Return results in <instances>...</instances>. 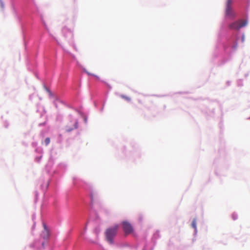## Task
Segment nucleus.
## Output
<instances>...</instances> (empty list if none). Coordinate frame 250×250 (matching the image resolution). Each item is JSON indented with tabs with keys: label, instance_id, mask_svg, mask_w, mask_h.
Segmentation results:
<instances>
[{
	"label": "nucleus",
	"instance_id": "1",
	"mask_svg": "<svg viewBox=\"0 0 250 250\" xmlns=\"http://www.w3.org/2000/svg\"><path fill=\"white\" fill-rule=\"evenodd\" d=\"M118 228L119 226L118 225H116L113 227L109 228L106 230L105 232L106 238L107 241L110 244H112L113 243V239L116 235Z\"/></svg>",
	"mask_w": 250,
	"mask_h": 250
},
{
	"label": "nucleus",
	"instance_id": "2",
	"mask_svg": "<svg viewBox=\"0 0 250 250\" xmlns=\"http://www.w3.org/2000/svg\"><path fill=\"white\" fill-rule=\"evenodd\" d=\"M247 20H240L235 21L229 25V28L231 29L239 30L240 28L247 25Z\"/></svg>",
	"mask_w": 250,
	"mask_h": 250
},
{
	"label": "nucleus",
	"instance_id": "3",
	"mask_svg": "<svg viewBox=\"0 0 250 250\" xmlns=\"http://www.w3.org/2000/svg\"><path fill=\"white\" fill-rule=\"evenodd\" d=\"M122 225L123 230L125 234H128L133 232V227L129 222L127 221H123L122 223Z\"/></svg>",
	"mask_w": 250,
	"mask_h": 250
},
{
	"label": "nucleus",
	"instance_id": "4",
	"mask_svg": "<svg viewBox=\"0 0 250 250\" xmlns=\"http://www.w3.org/2000/svg\"><path fill=\"white\" fill-rule=\"evenodd\" d=\"M226 14L227 16L230 17H234L235 15L232 10L231 7H226Z\"/></svg>",
	"mask_w": 250,
	"mask_h": 250
},
{
	"label": "nucleus",
	"instance_id": "5",
	"mask_svg": "<svg viewBox=\"0 0 250 250\" xmlns=\"http://www.w3.org/2000/svg\"><path fill=\"white\" fill-rule=\"evenodd\" d=\"M44 230L42 231V236L44 239L48 238L49 233V230L47 229V227L45 224H43Z\"/></svg>",
	"mask_w": 250,
	"mask_h": 250
},
{
	"label": "nucleus",
	"instance_id": "6",
	"mask_svg": "<svg viewBox=\"0 0 250 250\" xmlns=\"http://www.w3.org/2000/svg\"><path fill=\"white\" fill-rule=\"evenodd\" d=\"M77 127H78V122L76 121L75 122V123H74V127H73L70 128L69 126L67 125L66 126V130L67 132H70L71 130H72L73 129L77 128Z\"/></svg>",
	"mask_w": 250,
	"mask_h": 250
},
{
	"label": "nucleus",
	"instance_id": "7",
	"mask_svg": "<svg viewBox=\"0 0 250 250\" xmlns=\"http://www.w3.org/2000/svg\"><path fill=\"white\" fill-rule=\"evenodd\" d=\"M232 3V0H228L227 2L226 7H231V4Z\"/></svg>",
	"mask_w": 250,
	"mask_h": 250
},
{
	"label": "nucleus",
	"instance_id": "8",
	"mask_svg": "<svg viewBox=\"0 0 250 250\" xmlns=\"http://www.w3.org/2000/svg\"><path fill=\"white\" fill-rule=\"evenodd\" d=\"M191 225H192V227L196 229V221L195 220V219H194L193 221H192V224H191Z\"/></svg>",
	"mask_w": 250,
	"mask_h": 250
},
{
	"label": "nucleus",
	"instance_id": "9",
	"mask_svg": "<svg viewBox=\"0 0 250 250\" xmlns=\"http://www.w3.org/2000/svg\"><path fill=\"white\" fill-rule=\"evenodd\" d=\"M50 138L48 137L46 138L44 140V143L46 146L48 145L50 143Z\"/></svg>",
	"mask_w": 250,
	"mask_h": 250
},
{
	"label": "nucleus",
	"instance_id": "10",
	"mask_svg": "<svg viewBox=\"0 0 250 250\" xmlns=\"http://www.w3.org/2000/svg\"><path fill=\"white\" fill-rule=\"evenodd\" d=\"M121 97L122 98H123V99H125V100H127L128 101H130V98L129 97H127L126 96L123 95H121Z\"/></svg>",
	"mask_w": 250,
	"mask_h": 250
},
{
	"label": "nucleus",
	"instance_id": "11",
	"mask_svg": "<svg viewBox=\"0 0 250 250\" xmlns=\"http://www.w3.org/2000/svg\"><path fill=\"white\" fill-rule=\"evenodd\" d=\"M0 6H1V8H3V7H4V3L2 1V0H0Z\"/></svg>",
	"mask_w": 250,
	"mask_h": 250
}]
</instances>
